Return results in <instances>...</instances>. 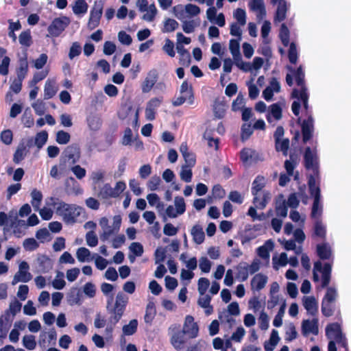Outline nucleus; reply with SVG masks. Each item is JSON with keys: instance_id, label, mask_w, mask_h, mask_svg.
Returning <instances> with one entry per match:
<instances>
[{"instance_id": "f257e3e1", "label": "nucleus", "mask_w": 351, "mask_h": 351, "mask_svg": "<svg viewBox=\"0 0 351 351\" xmlns=\"http://www.w3.org/2000/svg\"><path fill=\"white\" fill-rule=\"evenodd\" d=\"M113 295H111L107 300L106 309L110 315L108 319V324L106 330L112 332L115 325L122 317L128 302V297L123 292L117 294L115 302L112 304Z\"/></svg>"}, {"instance_id": "f03ea898", "label": "nucleus", "mask_w": 351, "mask_h": 351, "mask_svg": "<svg viewBox=\"0 0 351 351\" xmlns=\"http://www.w3.org/2000/svg\"><path fill=\"white\" fill-rule=\"evenodd\" d=\"M53 205L56 214L61 216L64 221L69 224L74 223L82 210V208L80 206L75 204H69L61 201L54 202Z\"/></svg>"}, {"instance_id": "7ed1b4c3", "label": "nucleus", "mask_w": 351, "mask_h": 351, "mask_svg": "<svg viewBox=\"0 0 351 351\" xmlns=\"http://www.w3.org/2000/svg\"><path fill=\"white\" fill-rule=\"evenodd\" d=\"M125 188L126 184L123 181L117 182L114 188H112L110 184L106 183L99 188L97 195L99 197L104 199L116 198L120 195V194L125 189Z\"/></svg>"}, {"instance_id": "20e7f679", "label": "nucleus", "mask_w": 351, "mask_h": 351, "mask_svg": "<svg viewBox=\"0 0 351 351\" xmlns=\"http://www.w3.org/2000/svg\"><path fill=\"white\" fill-rule=\"evenodd\" d=\"M168 334L171 336L170 341L173 347L177 350L184 348L186 343L185 333L180 330V326L177 324L171 325L168 328Z\"/></svg>"}, {"instance_id": "39448f33", "label": "nucleus", "mask_w": 351, "mask_h": 351, "mask_svg": "<svg viewBox=\"0 0 351 351\" xmlns=\"http://www.w3.org/2000/svg\"><path fill=\"white\" fill-rule=\"evenodd\" d=\"M326 335L328 339L335 341L339 345L347 349L346 339L339 324L332 323L328 325L326 328Z\"/></svg>"}, {"instance_id": "423d86ee", "label": "nucleus", "mask_w": 351, "mask_h": 351, "mask_svg": "<svg viewBox=\"0 0 351 351\" xmlns=\"http://www.w3.org/2000/svg\"><path fill=\"white\" fill-rule=\"evenodd\" d=\"M104 6V0H96L95 1L90 13V18L88 23V27L90 29H93L99 25L103 13Z\"/></svg>"}, {"instance_id": "0eeeda50", "label": "nucleus", "mask_w": 351, "mask_h": 351, "mask_svg": "<svg viewBox=\"0 0 351 351\" xmlns=\"http://www.w3.org/2000/svg\"><path fill=\"white\" fill-rule=\"evenodd\" d=\"M304 166L306 169L311 170L312 173L315 176L319 175L318 170V158L315 151H313L311 147H307L305 149L304 155Z\"/></svg>"}, {"instance_id": "6e6552de", "label": "nucleus", "mask_w": 351, "mask_h": 351, "mask_svg": "<svg viewBox=\"0 0 351 351\" xmlns=\"http://www.w3.org/2000/svg\"><path fill=\"white\" fill-rule=\"evenodd\" d=\"M69 19L66 16L55 19L47 28L49 36H58L69 25Z\"/></svg>"}, {"instance_id": "1a4fd4ad", "label": "nucleus", "mask_w": 351, "mask_h": 351, "mask_svg": "<svg viewBox=\"0 0 351 351\" xmlns=\"http://www.w3.org/2000/svg\"><path fill=\"white\" fill-rule=\"evenodd\" d=\"M29 266L26 261H22L19 264V271L14 276L12 284L16 285L19 282H27L32 278V275L29 272Z\"/></svg>"}, {"instance_id": "9d476101", "label": "nucleus", "mask_w": 351, "mask_h": 351, "mask_svg": "<svg viewBox=\"0 0 351 351\" xmlns=\"http://www.w3.org/2000/svg\"><path fill=\"white\" fill-rule=\"evenodd\" d=\"M189 338L193 339L198 336L199 327L191 315H186L182 330Z\"/></svg>"}, {"instance_id": "9b49d317", "label": "nucleus", "mask_w": 351, "mask_h": 351, "mask_svg": "<svg viewBox=\"0 0 351 351\" xmlns=\"http://www.w3.org/2000/svg\"><path fill=\"white\" fill-rule=\"evenodd\" d=\"M36 261L37 271L39 273H47L53 268L52 261L46 255H38Z\"/></svg>"}, {"instance_id": "f8f14e48", "label": "nucleus", "mask_w": 351, "mask_h": 351, "mask_svg": "<svg viewBox=\"0 0 351 351\" xmlns=\"http://www.w3.org/2000/svg\"><path fill=\"white\" fill-rule=\"evenodd\" d=\"M301 126L303 142L306 143L313 136L314 130V120L312 116H309L307 119L304 120Z\"/></svg>"}, {"instance_id": "ddd939ff", "label": "nucleus", "mask_w": 351, "mask_h": 351, "mask_svg": "<svg viewBox=\"0 0 351 351\" xmlns=\"http://www.w3.org/2000/svg\"><path fill=\"white\" fill-rule=\"evenodd\" d=\"M63 154L66 158L71 160L72 164H74L77 162L80 158V147L76 144L70 145L66 147Z\"/></svg>"}, {"instance_id": "4468645a", "label": "nucleus", "mask_w": 351, "mask_h": 351, "mask_svg": "<svg viewBox=\"0 0 351 351\" xmlns=\"http://www.w3.org/2000/svg\"><path fill=\"white\" fill-rule=\"evenodd\" d=\"M265 178L261 176H257L252 182V193L254 195L253 204L258 202V199L263 193L262 189L265 186Z\"/></svg>"}, {"instance_id": "2eb2a0df", "label": "nucleus", "mask_w": 351, "mask_h": 351, "mask_svg": "<svg viewBox=\"0 0 351 351\" xmlns=\"http://www.w3.org/2000/svg\"><path fill=\"white\" fill-rule=\"evenodd\" d=\"M158 79V73L156 69L151 70L147 75L145 80L142 84V91L143 93H149L154 84H156Z\"/></svg>"}, {"instance_id": "dca6fc26", "label": "nucleus", "mask_w": 351, "mask_h": 351, "mask_svg": "<svg viewBox=\"0 0 351 351\" xmlns=\"http://www.w3.org/2000/svg\"><path fill=\"white\" fill-rule=\"evenodd\" d=\"M302 331L304 335H306L309 333L317 335L319 332L317 319L304 320L302 324Z\"/></svg>"}, {"instance_id": "f3484780", "label": "nucleus", "mask_w": 351, "mask_h": 351, "mask_svg": "<svg viewBox=\"0 0 351 351\" xmlns=\"http://www.w3.org/2000/svg\"><path fill=\"white\" fill-rule=\"evenodd\" d=\"M11 322L9 311H5L0 317V339H5L7 337Z\"/></svg>"}, {"instance_id": "a211bd4d", "label": "nucleus", "mask_w": 351, "mask_h": 351, "mask_svg": "<svg viewBox=\"0 0 351 351\" xmlns=\"http://www.w3.org/2000/svg\"><path fill=\"white\" fill-rule=\"evenodd\" d=\"M318 176L314 174H310L308 176V184L309 188V192L311 195L315 198H321V191L318 184L317 183V178Z\"/></svg>"}, {"instance_id": "6ab92c4d", "label": "nucleus", "mask_w": 351, "mask_h": 351, "mask_svg": "<svg viewBox=\"0 0 351 351\" xmlns=\"http://www.w3.org/2000/svg\"><path fill=\"white\" fill-rule=\"evenodd\" d=\"M302 304L307 312L311 315H315L318 311V304L313 296H304Z\"/></svg>"}, {"instance_id": "aec40b11", "label": "nucleus", "mask_w": 351, "mask_h": 351, "mask_svg": "<svg viewBox=\"0 0 351 351\" xmlns=\"http://www.w3.org/2000/svg\"><path fill=\"white\" fill-rule=\"evenodd\" d=\"M287 69L295 75V81L298 84L300 87V90H307L305 86L304 82V72L302 69V66H300L296 71L291 67L288 66Z\"/></svg>"}, {"instance_id": "412c9836", "label": "nucleus", "mask_w": 351, "mask_h": 351, "mask_svg": "<svg viewBox=\"0 0 351 351\" xmlns=\"http://www.w3.org/2000/svg\"><path fill=\"white\" fill-rule=\"evenodd\" d=\"M58 90V88L54 80H47L44 88V99L52 98L56 94Z\"/></svg>"}, {"instance_id": "4be33fe9", "label": "nucleus", "mask_w": 351, "mask_h": 351, "mask_svg": "<svg viewBox=\"0 0 351 351\" xmlns=\"http://www.w3.org/2000/svg\"><path fill=\"white\" fill-rule=\"evenodd\" d=\"M280 338L278 335V330L274 329L271 332V335L269 339L265 342L264 348L265 351H273L278 342L280 341Z\"/></svg>"}, {"instance_id": "5701e85b", "label": "nucleus", "mask_w": 351, "mask_h": 351, "mask_svg": "<svg viewBox=\"0 0 351 351\" xmlns=\"http://www.w3.org/2000/svg\"><path fill=\"white\" fill-rule=\"evenodd\" d=\"M323 213V205L321 202V198H315L312 206L311 217L315 220H321Z\"/></svg>"}, {"instance_id": "b1692460", "label": "nucleus", "mask_w": 351, "mask_h": 351, "mask_svg": "<svg viewBox=\"0 0 351 351\" xmlns=\"http://www.w3.org/2000/svg\"><path fill=\"white\" fill-rule=\"evenodd\" d=\"M267 277L262 274H256L251 281V286L253 289L257 291L263 289L267 284Z\"/></svg>"}, {"instance_id": "393cba45", "label": "nucleus", "mask_w": 351, "mask_h": 351, "mask_svg": "<svg viewBox=\"0 0 351 351\" xmlns=\"http://www.w3.org/2000/svg\"><path fill=\"white\" fill-rule=\"evenodd\" d=\"M9 228L12 229L13 234L15 237L20 238L25 234V230L27 228V225L24 220H15V222L10 226Z\"/></svg>"}, {"instance_id": "a878e982", "label": "nucleus", "mask_w": 351, "mask_h": 351, "mask_svg": "<svg viewBox=\"0 0 351 351\" xmlns=\"http://www.w3.org/2000/svg\"><path fill=\"white\" fill-rule=\"evenodd\" d=\"M65 184L67 191L69 193L77 195L82 194L83 192V190L80 188L79 184L73 177L67 178Z\"/></svg>"}, {"instance_id": "bb28decb", "label": "nucleus", "mask_w": 351, "mask_h": 351, "mask_svg": "<svg viewBox=\"0 0 351 351\" xmlns=\"http://www.w3.org/2000/svg\"><path fill=\"white\" fill-rule=\"evenodd\" d=\"M288 10L287 2L285 0H279L274 21L281 22L286 19Z\"/></svg>"}, {"instance_id": "cd10ccee", "label": "nucleus", "mask_w": 351, "mask_h": 351, "mask_svg": "<svg viewBox=\"0 0 351 351\" xmlns=\"http://www.w3.org/2000/svg\"><path fill=\"white\" fill-rule=\"evenodd\" d=\"M19 66L16 71L17 73V77L24 80L27 75V71H28V62H27V55L25 54V56L19 59Z\"/></svg>"}, {"instance_id": "c85d7f7f", "label": "nucleus", "mask_w": 351, "mask_h": 351, "mask_svg": "<svg viewBox=\"0 0 351 351\" xmlns=\"http://www.w3.org/2000/svg\"><path fill=\"white\" fill-rule=\"evenodd\" d=\"M270 110L267 115V120L269 123L272 122V117L276 120H280L282 118V109L278 104H274L270 106Z\"/></svg>"}, {"instance_id": "c756f323", "label": "nucleus", "mask_w": 351, "mask_h": 351, "mask_svg": "<svg viewBox=\"0 0 351 351\" xmlns=\"http://www.w3.org/2000/svg\"><path fill=\"white\" fill-rule=\"evenodd\" d=\"M191 233L193 236V241L197 244H201L204 241V232L199 225H195L192 228Z\"/></svg>"}, {"instance_id": "7c9ffc66", "label": "nucleus", "mask_w": 351, "mask_h": 351, "mask_svg": "<svg viewBox=\"0 0 351 351\" xmlns=\"http://www.w3.org/2000/svg\"><path fill=\"white\" fill-rule=\"evenodd\" d=\"M32 201L31 204L34 209V210H38L42 199H43V194L42 193L34 189L31 192Z\"/></svg>"}, {"instance_id": "2f4dec72", "label": "nucleus", "mask_w": 351, "mask_h": 351, "mask_svg": "<svg viewBox=\"0 0 351 351\" xmlns=\"http://www.w3.org/2000/svg\"><path fill=\"white\" fill-rule=\"evenodd\" d=\"M317 252L321 259H328L331 255V250L328 243L317 245Z\"/></svg>"}, {"instance_id": "473e14b6", "label": "nucleus", "mask_w": 351, "mask_h": 351, "mask_svg": "<svg viewBox=\"0 0 351 351\" xmlns=\"http://www.w3.org/2000/svg\"><path fill=\"white\" fill-rule=\"evenodd\" d=\"M91 253L90 250L86 247H82L77 249L76 252V256L80 263L88 262L90 258Z\"/></svg>"}, {"instance_id": "72a5a7b5", "label": "nucleus", "mask_w": 351, "mask_h": 351, "mask_svg": "<svg viewBox=\"0 0 351 351\" xmlns=\"http://www.w3.org/2000/svg\"><path fill=\"white\" fill-rule=\"evenodd\" d=\"M237 278L241 279L242 281H245L249 276L248 265L246 263H240L237 266Z\"/></svg>"}, {"instance_id": "f704fd0d", "label": "nucleus", "mask_w": 351, "mask_h": 351, "mask_svg": "<svg viewBox=\"0 0 351 351\" xmlns=\"http://www.w3.org/2000/svg\"><path fill=\"white\" fill-rule=\"evenodd\" d=\"M288 208L285 199L278 200L276 204V213L278 217L285 218L287 216Z\"/></svg>"}, {"instance_id": "c9c22d12", "label": "nucleus", "mask_w": 351, "mask_h": 351, "mask_svg": "<svg viewBox=\"0 0 351 351\" xmlns=\"http://www.w3.org/2000/svg\"><path fill=\"white\" fill-rule=\"evenodd\" d=\"M314 234L315 236L325 239L326 229V226L323 224L322 219L314 221Z\"/></svg>"}, {"instance_id": "e433bc0d", "label": "nucleus", "mask_w": 351, "mask_h": 351, "mask_svg": "<svg viewBox=\"0 0 351 351\" xmlns=\"http://www.w3.org/2000/svg\"><path fill=\"white\" fill-rule=\"evenodd\" d=\"M239 39H230L229 42V49L232 56V58L237 57L239 58L241 55L240 52V41Z\"/></svg>"}, {"instance_id": "4c0bfd02", "label": "nucleus", "mask_w": 351, "mask_h": 351, "mask_svg": "<svg viewBox=\"0 0 351 351\" xmlns=\"http://www.w3.org/2000/svg\"><path fill=\"white\" fill-rule=\"evenodd\" d=\"M88 7V4L84 0H76L73 7V11L77 15L84 14L87 12Z\"/></svg>"}, {"instance_id": "58836bf2", "label": "nucleus", "mask_w": 351, "mask_h": 351, "mask_svg": "<svg viewBox=\"0 0 351 351\" xmlns=\"http://www.w3.org/2000/svg\"><path fill=\"white\" fill-rule=\"evenodd\" d=\"M271 199V194L268 191H263L261 196L258 199V202L254 204L255 207L258 209H263L266 207L269 201Z\"/></svg>"}, {"instance_id": "ea45409f", "label": "nucleus", "mask_w": 351, "mask_h": 351, "mask_svg": "<svg viewBox=\"0 0 351 351\" xmlns=\"http://www.w3.org/2000/svg\"><path fill=\"white\" fill-rule=\"evenodd\" d=\"M177 52L180 55V62H183V64L186 62L189 64L191 62V56L189 52L180 43L176 44Z\"/></svg>"}, {"instance_id": "a19ab883", "label": "nucleus", "mask_w": 351, "mask_h": 351, "mask_svg": "<svg viewBox=\"0 0 351 351\" xmlns=\"http://www.w3.org/2000/svg\"><path fill=\"white\" fill-rule=\"evenodd\" d=\"M332 270V266L329 263H326L324 266L322 273V287H326L330 283V274Z\"/></svg>"}, {"instance_id": "79ce46f5", "label": "nucleus", "mask_w": 351, "mask_h": 351, "mask_svg": "<svg viewBox=\"0 0 351 351\" xmlns=\"http://www.w3.org/2000/svg\"><path fill=\"white\" fill-rule=\"evenodd\" d=\"M138 327V321L137 319H132L128 324L123 326L122 330L124 335H134L136 330Z\"/></svg>"}, {"instance_id": "37998d69", "label": "nucleus", "mask_w": 351, "mask_h": 351, "mask_svg": "<svg viewBox=\"0 0 351 351\" xmlns=\"http://www.w3.org/2000/svg\"><path fill=\"white\" fill-rule=\"evenodd\" d=\"M173 206L176 209V213L180 215H183L186 211V204L184 199L181 196H176L173 200Z\"/></svg>"}, {"instance_id": "c03bdc74", "label": "nucleus", "mask_w": 351, "mask_h": 351, "mask_svg": "<svg viewBox=\"0 0 351 351\" xmlns=\"http://www.w3.org/2000/svg\"><path fill=\"white\" fill-rule=\"evenodd\" d=\"M276 149L277 152H282L283 155L287 156V152L289 148V138L279 139L275 141Z\"/></svg>"}, {"instance_id": "a18cd8bd", "label": "nucleus", "mask_w": 351, "mask_h": 351, "mask_svg": "<svg viewBox=\"0 0 351 351\" xmlns=\"http://www.w3.org/2000/svg\"><path fill=\"white\" fill-rule=\"evenodd\" d=\"M292 96L295 98L300 99L303 102L304 107L306 109H307L308 99V96L307 94V90H298L297 89H294L292 92Z\"/></svg>"}, {"instance_id": "49530a36", "label": "nucleus", "mask_w": 351, "mask_h": 351, "mask_svg": "<svg viewBox=\"0 0 351 351\" xmlns=\"http://www.w3.org/2000/svg\"><path fill=\"white\" fill-rule=\"evenodd\" d=\"M172 12L174 16L180 21H182L187 18L185 6H183L181 4L175 5L172 9Z\"/></svg>"}, {"instance_id": "de8ad7c7", "label": "nucleus", "mask_w": 351, "mask_h": 351, "mask_svg": "<svg viewBox=\"0 0 351 351\" xmlns=\"http://www.w3.org/2000/svg\"><path fill=\"white\" fill-rule=\"evenodd\" d=\"M68 301L71 305L80 304V291L77 288H73L68 295Z\"/></svg>"}, {"instance_id": "09e8293b", "label": "nucleus", "mask_w": 351, "mask_h": 351, "mask_svg": "<svg viewBox=\"0 0 351 351\" xmlns=\"http://www.w3.org/2000/svg\"><path fill=\"white\" fill-rule=\"evenodd\" d=\"M145 12H147L142 16V19L145 21L152 22L154 20L158 10L155 5L152 3L147 8V10Z\"/></svg>"}, {"instance_id": "8fccbe9b", "label": "nucleus", "mask_w": 351, "mask_h": 351, "mask_svg": "<svg viewBox=\"0 0 351 351\" xmlns=\"http://www.w3.org/2000/svg\"><path fill=\"white\" fill-rule=\"evenodd\" d=\"M179 26L178 23L172 19H167L164 21V27L162 32L165 33L172 32L176 30Z\"/></svg>"}, {"instance_id": "3c124183", "label": "nucleus", "mask_w": 351, "mask_h": 351, "mask_svg": "<svg viewBox=\"0 0 351 351\" xmlns=\"http://www.w3.org/2000/svg\"><path fill=\"white\" fill-rule=\"evenodd\" d=\"M234 18L237 20V23L241 26H244L246 23V13L245 11L241 8H237L234 11Z\"/></svg>"}, {"instance_id": "603ef678", "label": "nucleus", "mask_w": 351, "mask_h": 351, "mask_svg": "<svg viewBox=\"0 0 351 351\" xmlns=\"http://www.w3.org/2000/svg\"><path fill=\"white\" fill-rule=\"evenodd\" d=\"M279 37L282 44L287 47L289 43V30L285 23L281 25Z\"/></svg>"}, {"instance_id": "864d4df0", "label": "nucleus", "mask_w": 351, "mask_h": 351, "mask_svg": "<svg viewBox=\"0 0 351 351\" xmlns=\"http://www.w3.org/2000/svg\"><path fill=\"white\" fill-rule=\"evenodd\" d=\"M23 346L29 350H32L35 349L36 346V342L35 339V337L32 335H25L23 337Z\"/></svg>"}, {"instance_id": "5fc2aeb1", "label": "nucleus", "mask_w": 351, "mask_h": 351, "mask_svg": "<svg viewBox=\"0 0 351 351\" xmlns=\"http://www.w3.org/2000/svg\"><path fill=\"white\" fill-rule=\"evenodd\" d=\"M298 332L293 324H289L286 328L285 332V340L287 341H291L296 339Z\"/></svg>"}, {"instance_id": "6e6d98bb", "label": "nucleus", "mask_w": 351, "mask_h": 351, "mask_svg": "<svg viewBox=\"0 0 351 351\" xmlns=\"http://www.w3.org/2000/svg\"><path fill=\"white\" fill-rule=\"evenodd\" d=\"M254 130L253 126L250 123H245L243 124L241 128V140L243 141H246L252 134Z\"/></svg>"}, {"instance_id": "4d7b16f0", "label": "nucleus", "mask_w": 351, "mask_h": 351, "mask_svg": "<svg viewBox=\"0 0 351 351\" xmlns=\"http://www.w3.org/2000/svg\"><path fill=\"white\" fill-rule=\"evenodd\" d=\"M48 134L46 131L38 132L35 137V145L40 149L47 142Z\"/></svg>"}, {"instance_id": "13d9d810", "label": "nucleus", "mask_w": 351, "mask_h": 351, "mask_svg": "<svg viewBox=\"0 0 351 351\" xmlns=\"http://www.w3.org/2000/svg\"><path fill=\"white\" fill-rule=\"evenodd\" d=\"M250 6L252 10L260 11L262 15L266 14V11L263 0H252L250 3Z\"/></svg>"}, {"instance_id": "bf43d9fd", "label": "nucleus", "mask_w": 351, "mask_h": 351, "mask_svg": "<svg viewBox=\"0 0 351 351\" xmlns=\"http://www.w3.org/2000/svg\"><path fill=\"white\" fill-rule=\"evenodd\" d=\"M182 22V29L186 34H191L194 32L195 27L198 26L194 20L186 21L184 19Z\"/></svg>"}, {"instance_id": "052dcab7", "label": "nucleus", "mask_w": 351, "mask_h": 351, "mask_svg": "<svg viewBox=\"0 0 351 351\" xmlns=\"http://www.w3.org/2000/svg\"><path fill=\"white\" fill-rule=\"evenodd\" d=\"M23 246L27 251H34L38 247L39 244L34 238H29L23 241Z\"/></svg>"}, {"instance_id": "680f3d73", "label": "nucleus", "mask_w": 351, "mask_h": 351, "mask_svg": "<svg viewBox=\"0 0 351 351\" xmlns=\"http://www.w3.org/2000/svg\"><path fill=\"white\" fill-rule=\"evenodd\" d=\"M19 40L21 45L29 47L32 44V37L29 31L22 32L19 36Z\"/></svg>"}, {"instance_id": "e2e57ef3", "label": "nucleus", "mask_w": 351, "mask_h": 351, "mask_svg": "<svg viewBox=\"0 0 351 351\" xmlns=\"http://www.w3.org/2000/svg\"><path fill=\"white\" fill-rule=\"evenodd\" d=\"M71 136L70 134L64 132L63 130H60L56 133V141L60 145H65L68 143L70 141Z\"/></svg>"}, {"instance_id": "0e129e2a", "label": "nucleus", "mask_w": 351, "mask_h": 351, "mask_svg": "<svg viewBox=\"0 0 351 351\" xmlns=\"http://www.w3.org/2000/svg\"><path fill=\"white\" fill-rule=\"evenodd\" d=\"M185 10L186 12V16L187 17H193L198 15L201 10L200 8L194 4L192 3H188L185 5Z\"/></svg>"}, {"instance_id": "69168bd1", "label": "nucleus", "mask_w": 351, "mask_h": 351, "mask_svg": "<svg viewBox=\"0 0 351 351\" xmlns=\"http://www.w3.org/2000/svg\"><path fill=\"white\" fill-rule=\"evenodd\" d=\"M191 167L182 166L180 173V176L182 180L185 182H190L192 178Z\"/></svg>"}, {"instance_id": "338daca9", "label": "nucleus", "mask_w": 351, "mask_h": 351, "mask_svg": "<svg viewBox=\"0 0 351 351\" xmlns=\"http://www.w3.org/2000/svg\"><path fill=\"white\" fill-rule=\"evenodd\" d=\"M337 297V290L333 287H328L322 301H326L327 303H332L335 301Z\"/></svg>"}, {"instance_id": "774afa93", "label": "nucleus", "mask_w": 351, "mask_h": 351, "mask_svg": "<svg viewBox=\"0 0 351 351\" xmlns=\"http://www.w3.org/2000/svg\"><path fill=\"white\" fill-rule=\"evenodd\" d=\"M212 263L208 259L207 257H201L199 260V267L201 271L204 273H208L210 270Z\"/></svg>"}]
</instances>
